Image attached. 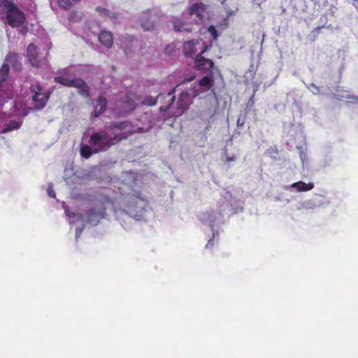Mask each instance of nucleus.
<instances>
[{"instance_id": "nucleus-1", "label": "nucleus", "mask_w": 358, "mask_h": 358, "mask_svg": "<svg viewBox=\"0 0 358 358\" xmlns=\"http://www.w3.org/2000/svg\"><path fill=\"white\" fill-rule=\"evenodd\" d=\"M3 12L6 15V22L13 28L20 27L26 22V16L12 1H2Z\"/></svg>"}, {"instance_id": "nucleus-2", "label": "nucleus", "mask_w": 358, "mask_h": 358, "mask_svg": "<svg viewBox=\"0 0 358 358\" xmlns=\"http://www.w3.org/2000/svg\"><path fill=\"white\" fill-rule=\"evenodd\" d=\"M43 87L39 82L31 83L29 87V91L31 94V101L34 108L41 110L44 108L50 98L52 91L48 90L43 92Z\"/></svg>"}, {"instance_id": "nucleus-3", "label": "nucleus", "mask_w": 358, "mask_h": 358, "mask_svg": "<svg viewBox=\"0 0 358 358\" xmlns=\"http://www.w3.org/2000/svg\"><path fill=\"white\" fill-rule=\"evenodd\" d=\"M89 143L94 147V153L107 151L113 145L111 138L103 131L92 133Z\"/></svg>"}, {"instance_id": "nucleus-4", "label": "nucleus", "mask_w": 358, "mask_h": 358, "mask_svg": "<svg viewBox=\"0 0 358 358\" xmlns=\"http://www.w3.org/2000/svg\"><path fill=\"white\" fill-rule=\"evenodd\" d=\"M55 83H59L64 87H76L79 90L78 93L85 97L90 96V88L87 83L80 78H69L64 76H58L54 78Z\"/></svg>"}, {"instance_id": "nucleus-5", "label": "nucleus", "mask_w": 358, "mask_h": 358, "mask_svg": "<svg viewBox=\"0 0 358 358\" xmlns=\"http://www.w3.org/2000/svg\"><path fill=\"white\" fill-rule=\"evenodd\" d=\"M175 90L176 89L173 88L171 91H169L166 95L159 94L157 97L147 96L144 98L143 103L147 106H154L156 104L158 99H159L160 101L162 99H167V104L162 106L159 108L160 112H166L172 107V105L175 101L176 96L173 95L175 93Z\"/></svg>"}, {"instance_id": "nucleus-6", "label": "nucleus", "mask_w": 358, "mask_h": 358, "mask_svg": "<svg viewBox=\"0 0 358 358\" xmlns=\"http://www.w3.org/2000/svg\"><path fill=\"white\" fill-rule=\"evenodd\" d=\"M208 47L206 45L201 50V52L196 55L194 57L195 68L199 71H202L205 73H211L212 69L214 67V62L213 60L206 59L203 55L206 51Z\"/></svg>"}, {"instance_id": "nucleus-7", "label": "nucleus", "mask_w": 358, "mask_h": 358, "mask_svg": "<svg viewBox=\"0 0 358 358\" xmlns=\"http://www.w3.org/2000/svg\"><path fill=\"white\" fill-rule=\"evenodd\" d=\"M191 103L190 94L187 92H181L176 103V110L173 112V115L176 117L181 115L187 110Z\"/></svg>"}, {"instance_id": "nucleus-8", "label": "nucleus", "mask_w": 358, "mask_h": 358, "mask_svg": "<svg viewBox=\"0 0 358 358\" xmlns=\"http://www.w3.org/2000/svg\"><path fill=\"white\" fill-rule=\"evenodd\" d=\"M27 55L30 64L36 68L41 66V60L38 57V51L37 46L34 43H30L27 48Z\"/></svg>"}, {"instance_id": "nucleus-9", "label": "nucleus", "mask_w": 358, "mask_h": 358, "mask_svg": "<svg viewBox=\"0 0 358 358\" xmlns=\"http://www.w3.org/2000/svg\"><path fill=\"white\" fill-rule=\"evenodd\" d=\"M106 215V209L105 207L101 208L100 210H96L94 208H92L87 212V222L97 224L101 218H103Z\"/></svg>"}, {"instance_id": "nucleus-10", "label": "nucleus", "mask_w": 358, "mask_h": 358, "mask_svg": "<svg viewBox=\"0 0 358 358\" xmlns=\"http://www.w3.org/2000/svg\"><path fill=\"white\" fill-rule=\"evenodd\" d=\"M201 45L199 41H189L184 43L183 51L186 57L193 58L196 57V52H197V46Z\"/></svg>"}, {"instance_id": "nucleus-11", "label": "nucleus", "mask_w": 358, "mask_h": 358, "mask_svg": "<svg viewBox=\"0 0 358 358\" xmlns=\"http://www.w3.org/2000/svg\"><path fill=\"white\" fill-rule=\"evenodd\" d=\"M107 106V100L103 96H99L96 100V104L94 106V111L92 113V116L94 117H99L102 113H103L106 109Z\"/></svg>"}, {"instance_id": "nucleus-12", "label": "nucleus", "mask_w": 358, "mask_h": 358, "mask_svg": "<svg viewBox=\"0 0 358 358\" xmlns=\"http://www.w3.org/2000/svg\"><path fill=\"white\" fill-rule=\"evenodd\" d=\"M99 41L107 48H110L113 44V36L110 31H101L99 34Z\"/></svg>"}, {"instance_id": "nucleus-13", "label": "nucleus", "mask_w": 358, "mask_h": 358, "mask_svg": "<svg viewBox=\"0 0 358 358\" xmlns=\"http://www.w3.org/2000/svg\"><path fill=\"white\" fill-rule=\"evenodd\" d=\"M136 41V38L132 36H126L121 39V48L126 55L132 51L133 43Z\"/></svg>"}, {"instance_id": "nucleus-14", "label": "nucleus", "mask_w": 358, "mask_h": 358, "mask_svg": "<svg viewBox=\"0 0 358 358\" xmlns=\"http://www.w3.org/2000/svg\"><path fill=\"white\" fill-rule=\"evenodd\" d=\"M4 64H8V66L10 64L15 69L20 68L21 64L19 62L18 54L13 52H9L5 58Z\"/></svg>"}, {"instance_id": "nucleus-15", "label": "nucleus", "mask_w": 358, "mask_h": 358, "mask_svg": "<svg viewBox=\"0 0 358 358\" xmlns=\"http://www.w3.org/2000/svg\"><path fill=\"white\" fill-rule=\"evenodd\" d=\"M206 6L203 3H196L193 4L189 8V14L191 15H196L199 19L203 17Z\"/></svg>"}, {"instance_id": "nucleus-16", "label": "nucleus", "mask_w": 358, "mask_h": 358, "mask_svg": "<svg viewBox=\"0 0 358 358\" xmlns=\"http://www.w3.org/2000/svg\"><path fill=\"white\" fill-rule=\"evenodd\" d=\"M151 19V15L149 12L144 13L143 17L141 18V24L145 31H151L154 29V22Z\"/></svg>"}, {"instance_id": "nucleus-17", "label": "nucleus", "mask_w": 358, "mask_h": 358, "mask_svg": "<svg viewBox=\"0 0 358 358\" xmlns=\"http://www.w3.org/2000/svg\"><path fill=\"white\" fill-rule=\"evenodd\" d=\"M214 85V80L212 76H207L199 81V86L201 88V92H208Z\"/></svg>"}, {"instance_id": "nucleus-18", "label": "nucleus", "mask_w": 358, "mask_h": 358, "mask_svg": "<svg viewBox=\"0 0 358 358\" xmlns=\"http://www.w3.org/2000/svg\"><path fill=\"white\" fill-rule=\"evenodd\" d=\"M4 85L1 88L0 90V103H4L8 100L13 98L14 93L11 87H8L6 89H3Z\"/></svg>"}, {"instance_id": "nucleus-19", "label": "nucleus", "mask_w": 358, "mask_h": 358, "mask_svg": "<svg viewBox=\"0 0 358 358\" xmlns=\"http://www.w3.org/2000/svg\"><path fill=\"white\" fill-rule=\"evenodd\" d=\"M22 124V121H17L15 120H10L3 126V128L1 129V133L6 134L13 130H17L20 128Z\"/></svg>"}, {"instance_id": "nucleus-20", "label": "nucleus", "mask_w": 358, "mask_h": 358, "mask_svg": "<svg viewBox=\"0 0 358 358\" xmlns=\"http://www.w3.org/2000/svg\"><path fill=\"white\" fill-rule=\"evenodd\" d=\"M291 187L296 188L298 192H307L314 188V184L313 182L306 183L303 181H299L293 183Z\"/></svg>"}, {"instance_id": "nucleus-21", "label": "nucleus", "mask_w": 358, "mask_h": 358, "mask_svg": "<svg viewBox=\"0 0 358 358\" xmlns=\"http://www.w3.org/2000/svg\"><path fill=\"white\" fill-rule=\"evenodd\" d=\"M10 67L8 64H3L0 68V87L3 86L4 82L9 76Z\"/></svg>"}, {"instance_id": "nucleus-22", "label": "nucleus", "mask_w": 358, "mask_h": 358, "mask_svg": "<svg viewBox=\"0 0 358 358\" xmlns=\"http://www.w3.org/2000/svg\"><path fill=\"white\" fill-rule=\"evenodd\" d=\"M15 113L17 116L24 117L29 114V108L23 103H16L15 105Z\"/></svg>"}, {"instance_id": "nucleus-23", "label": "nucleus", "mask_w": 358, "mask_h": 358, "mask_svg": "<svg viewBox=\"0 0 358 358\" xmlns=\"http://www.w3.org/2000/svg\"><path fill=\"white\" fill-rule=\"evenodd\" d=\"M133 134L132 131H122L118 134H115L113 137H111L113 145L118 143L122 140L127 139L129 136Z\"/></svg>"}, {"instance_id": "nucleus-24", "label": "nucleus", "mask_w": 358, "mask_h": 358, "mask_svg": "<svg viewBox=\"0 0 358 358\" xmlns=\"http://www.w3.org/2000/svg\"><path fill=\"white\" fill-rule=\"evenodd\" d=\"M80 155L85 159H89L93 154H95L94 149L88 145H83L80 147Z\"/></svg>"}, {"instance_id": "nucleus-25", "label": "nucleus", "mask_w": 358, "mask_h": 358, "mask_svg": "<svg viewBox=\"0 0 358 358\" xmlns=\"http://www.w3.org/2000/svg\"><path fill=\"white\" fill-rule=\"evenodd\" d=\"M172 22L176 31H189L188 29L184 28L185 22L181 19L173 17Z\"/></svg>"}, {"instance_id": "nucleus-26", "label": "nucleus", "mask_w": 358, "mask_h": 358, "mask_svg": "<svg viewBox=\"0 0 358 358\" xmlns=\"http://www.w3.org/2000/svg\"><path fill=\"white\" fill-rule=\"evenodd\" d=\"M96 10L101 13L104 16L108 17L109 18L113 19L117 17V14L115 13L110 12L106 8L97 7Z\"/></svg>"}, {"instance_id": "nucleus-27", "label": "nucleus", "mask_w": 358, "mask_h": 358, "mask_svg": "<svg viewBox=\"0 0 358 358\" xmlns=\"http://www.w3.org/2000/svg\"><path fill=\"white\" fill-rule=\"evenodd\" d=\"M57 3L61 8L64 10H69L72 6L71 0H58Z\"/></svg>"}, {"instance_id": "nucleus-28", "label": "nucleus", "mask_w": 358, "mask_h": 358, "mask_svg": "<svg viewBox=\"0 0 358 358\" xmlns=\"http://www.w3.org/2000/svg\"><path fill=\"white\" fill-rule=\"evenodd\" d=\"M128 122H116L110 126L111 129H117L118 130L122 131L124 130L127 126H129Z\"/></svg>"}, {"instance_id": "nucleus-29", "label": "nucleus", "mask_w": 358, "mask_h": 358, "mask_svg": "<svg viewBox=\"0 0 358 358\" xmlns=\"http://www.w3.org/2000/svg\"><path fill=\"white\" fill-rule=\"evenodd\" d=\"M322 204H323V203L320 201H318L317 199H310L306 203L307 206L309 208H312L314 206L319 207V206H322Z\"/></svg>"}, {"instance_id": "nucleus-30", "label": "nucleus", "mask_w": 358, "mask_h": 358, "mask_svg": "<svg viewBox=\"0 0 358 358\" xmlns=\"http://www.w3.org/2000/svg\"><path fill=\"white\" fill-rule=\"evenodd\" d=\"M138 201H143V199L138 196H133L128 200V207L130 208L131 206H136L138 203Z\"/></svg>"}, {"instance_id": "nucleus-31", "label": "nucleus", "mask_w": 358, "mask_h": 358, "mask_svg": "<svg viewBox=\"0 0 358 358\" xmlns=\"http://www.w3.org/2000/svg\"><path fill=\"white\" fill-rule=\"evenodd\" d=\"M209 33L213 36L214 39H217L218 34L215 27L213 25H210L208 29Z\"/></svg>"}, {"instance_id": "nucleus-32", "label": "nucleus", "mask_w": 358, "mask_h": 358, "mask_svg": "<svg viewBox=\"0 0 358 358\" xmlns=\"http://www.w3.org/2000/svg\"><path fill=\"white\" fill-rule=\"evenodd\" d=\"M310 87H311V91L313 94H320V87L316 86L315 84H311L310 85Z\"/></svg>"}, {"instance_id": "nucleus-33", "label": "nucleus", "mask_w": 358, "mask_h": 358, "mask_svg": "<svg viewBox=\"0 0 358 358\" xmlns=\"http://www.w3.org/2000/svg\"><path fill=\"white\" fill-rule=\"evenodd\" d=\"M320 29H321V27H317L313 30V31H312V34L313 35V38L312 40L313 41H314L315 40V38H317V36L319 35V34L320 32Z\"/></svg>"}, {"instance_id": "nucleus-34", "label": "nucleus", "mask_w": 358, "mask_h": 358, "mask_svg": "<svg viewBox=\"0 0 358 358\" xmlns=\"http://www.w3.org/2000/svg\"><path fill=\"white\" fill-rule=\"evenodd\" d=\"M245 122V117H239L236 121V126L238 127H241L244 125Z\"/></svg>"}, {"instance_id": "nucleus-35", "label": "nucleus", "mask_w": 358, "mask_h": 358, "mask_svg": "<svg viewBox=\"0 0 358 358\" xmlns=\"http://www.w3.org/2000/svg\"><path fill=\"white\" fill-rule=\"evenodd\" d=\"M48 194L50 197H52V198L56 197V194H55L54 189H52V187L50 186L48 187Z\"/></svg>"}, {"instance_id": "nucleus-36", "label": "nucleus", "mask_w": 358, "mask_h": 358, "mask_svg": "<svg viewBox=\"0 0 358 358\" xmlns=\"http://www.w3.org/2000/svg\"><path fill=\"white\" fill-rule=\"evenodd\" d=\"M315 3H317L319 6H326L327 3V0H313Z\"/></svg>"}, {"instance_id": "nucleus-37", "label": "nucleus", "mask_w": 358, "mask_h": 358, "mask_svg": "<svg viewBox=\"0 0 358 358\" xmlns=\"http://www.w3.org/2000/svg\"><path fill=\"white\" fill-rule=\"evenodd\" d=\"M174 50V46L173 45H168L165 48V52L170 53L171 50Z\"/></svg>"}, {"instance_id": "nucleus-38", "label": "nucleus", "mask_w": 358, "mask_h": 358, "mask_svg": "<svg viewBox=\"0 0 358 358\" xmlns=\"http://www.w3.org/2000/svg\"><path fill=\"white\" fill-rule=\"evenodd\" d=\"M213 245H214V240H213V238L212 239H210L208 241V243L206 244V248H212Z\"/></svg>"}, {"instance_id": "nucleus-39", "label": "nucleus", "mask_w": 358, "mask_h": 358, "mask_svg": "<svg viewBox=\"0 0 358 358\" xmlns=\"http://www.w3.org/2000/svg\"><path fill=\"white\" fill-rule=\"evenodd\" d=\"M236 159V157L235 155H234L232 157H227L226 161L228 162H234Z\"/></svg>"}, {"instance_id": "nucleus-40", "label": "nucleus", "mask_w": 358, "mask_h": 358, "mask_svg": "<svg viewBox=\"0 0 358 358\" xmlns=\"http://www.w3.org/2000/svg\"><path fill=\"white\" fill-rule=\"evenodd\" d=\"M194 77H195V76H191V77H190V78H185V79H184V81H185V82H190V81H192V80H193L194 79Z\"/></svg>"}, {"instance_id": "nucleus-41", "label": "nucleus", "mask_w": 358, "mask_h": 358, "mask_svg": "<svg viewBox=\"0 0 358 358\" xmlns=\"http://www.w3.org/2000/svg\"><path fill=\"white\" fill-rule=\"evenodd\" d=\"M347 98L348 99H352L354 101H358V96H348Z\"/></svg>"}, {"instance_id": "nucleus-42", "label": "nucleus", "mask_w": 358, "mask_h": 358, "mask_svg": "<svg viewBox=\"0 0 358 358\" xmlns=\"http://www.w3.org/2000/svg\"><path fill=\"white\" fill-rule=\"evenodd\" d=\"M61 74H63L64 76L66 75V73L65 70L62 71L61 72Z\"/></svg>"}]
</instances>
